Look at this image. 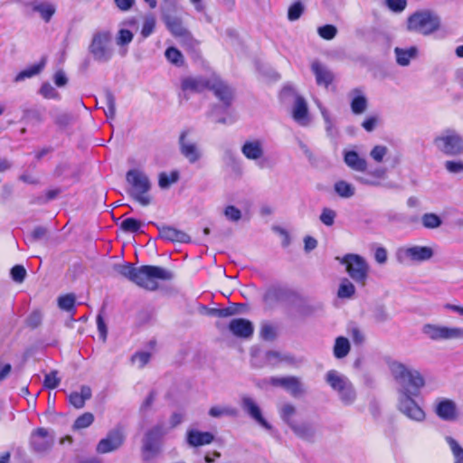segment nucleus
I'll list each match as a JSON object with an SVG mask.
<instances>
[{
	"label": "nucleus",
	"mask_w": 463,
	"mask_h": 463,
	"mask_svg": "<svg viewBox=\"0 0 463 463\" xmlns=\"http://www.w3.org/2000/svg\"><path fill=\"white\" fill-rule=\"evenodd\" d=\"M113 269L118 275L146 290L155 291L158 288L157 280L167 281L174 278L172 271L153 265H144L139 268L132 263L115 264Z\"/></svg>",
	"instance_id": "f257e3e1"
},
{
	"label": "nucleus",
	"mask_w": 463,
	"mask_h": 463,
	"mask_svg": "<svg viewBox=\"0 0 463 463\" xmlns=\"http://www.w3.org/2000/svg\"><path fill=\"white\" fill-rule=\"evenodd\" d=\"M181 90L185 94L201 93L205 90H211L225 107H229L233 99L232 88L214 74L211 77L203 75L184 77L181 80Z\"/></svg>",
	"instance_id": "f03ea898"
},
{
	"label": "nucleus",
	"mask_w": 463,
	"mask_h": 463,
	"mask_svg": "<svg viewBox=\"0 0 463 463\" xmlns=\"http://www.w3.org/2000/svg\"><path fill=\"white\" fill-rule=\"evenodd\" d=\"M390 370L400 385L399 394L406 393L418 395L420 389L424 385L425 381L418 370L409 368L405 364L392 362Z\"/></svg>",
	"instance_id": "7ed1b4c3"
},
{
	"label": "nucleus",
	"mask_w": 463,
	"mask_h": 463,
	"mask_svg": "<svg viewBox=\"0 0 463 463\" xmlns=\"http://www.w3.org/2000/svg\"><path fill=\"white\" fill-rule=\"evenodd\" d=\"M406 28L410 32L429 36L440 31L441 20L437 14L430 10H420L408 17Z\"/></svg>",
	"instance_id": "20e7f679"
},
{
	"label": "nucleus",
	"mask_w": 463,
	"mask_h": 463,
	"mask_svg": "<svg viewBox=\"0 0 463 463\" xmlns=\"http://www.w3.org/2000/svg\"><path fill=\"white\" fill-rule=\"evenodd\" d=\"M326 383L337 394L345 406H350L356 401V391L347 376L336 370H329L325 375Z\"/></svg>",
	"instance_id": "39448f33"
},
{
	"label": "nucleus",
	"mask_w": 463,
	"mask_h": 463,
	"mask_svg": "<svg viewBox=\"0 0 463 463\" xmlns=\"http://www.w3.org/2000/svg\"><path fill=\"white\" fill-rule=\"evenodd\" d=\"M88 50L97 62H109L114 56L112 33L105 29L95 31Z\"/></svg>",
	"instance_id": "423d86ee"
},
{
	"label": "nucleus",
	"mask_w": 463,
	"mask_h": 463,
	"mask_svg": "<svg viewBox=\"0 0 463 463\" xmlns=\"http://www.w3.org/2000/svg\"><path fill=\"white\" fill-rule=\"evenodd\" d=\"M126 180L130 185L128 194L142 206L151 203V196L148 194L151 183L148 176L138 169H131L127 172Z\"/></svg>",
	"instance_id": "0eeeda50"
},
{
	"label": "nucleus",
	"mask_w": 463,
	"mask_h": 463,
	"mask_svg": "<svg viewBox=\"0 0 463 463\" xmlns=\"http://www.w3.org/2000/svg\"><path fill=\"white\" fill-rule=\"evenodd\" d=\"M436 149L447 156H458L463 154V137L455 129L447 128L433 139Z\"/></svg>",
	"instance_id": "6e6552de"
},
{
	"label": "nucleus",
	"mask_w": 463,
	"mask_h": 463,
	"mask_svg": "<svg viewBox=\"0 0 463 463\" xmlns=\"http://www.w3.org/2000/svg\"><path fill=\"white\" fill-rule=\"evenodd\" d=\"M341 264L345 265V269L350 278L362 286L365 285L368 278L369 265L365 259L358 254L348 253L343 258L336 257Z\"/></svg>",
	"instance_id": "1a4fd4ad"
},
{
	"label": "nucleus",
	"mask_w": 463,
	"mask_h": 463,
	"mask_svg": "<svg viewBox=\"0 0 463 463\" xmlns=\"http://www.w3.org/2000/svg\"><path fill=\"white\" fill-rule=\"evenodd\" d=\"M434 250L429 246H403L397 249L395 258L400 264L420 263L430 260Z\"/></svg>",
	"instance_id": "9d476101"
},
{
	"label": "nucleus",
	"mask_w": 463,
	"mask_h": 463,
	"mask_svg": "<svg viewBox=\"0 0 463 463\" xmlns=\"http://www.w3.org/2000/svg\"><path fill=\"white\" fill-rule=\"evenodd\" d=\"M168 430L169 429L164 423H158L146 432L142 440V452L145 459H150L159 453V441Z\"/></svg>",
	"instance_id": "9b49d317"
},
{
	"label": "nucleus",
	"mask_w": 463,
	"mask_h": 463,
	"mask_svg": "<svg viewBox=\"0 0 463 463\" xmlns=\"http://www.w3.org/2000/svg\"><path fill=\"white\" fill-rule=\"evenodd\" d=\"M421 332L432 341H449L463 339V327L447 326L436 324H425Z\"/></svg>",
	"instance_id": "f8f14e48"
},
{
	"label": "nucleus",
	"mask_w": 463,
	"mask_h": 463,
	"mask_svg": "<svg viewBox=\"0 0 463 463\" xmlns=\"http://www.w3.org/2000/svg\"><path fill=\"white\" fill-rule=\"evenodd\" d=\"M54 443V432L48 429L37 428L30 435V448L36 454L47 455L52 449Z\"/></svg>",
	"instance_id": "ddd939ff"
},
{
	"label": "nucleus",
	"mask_w": 463,
	"mask_h": 463,
	"mask_svg": "<svg viewBox=\"0 0 463 463\" xmlns=\"http://www.w3.org/2000/svg\"><path fill=\"white\" fill-rule=\"evenodd\" d=\"M267 383L275 387H281L292 397L298 398L307 393V388L301 379L297 376H272Z\"/></svg>",
	"instance_id": "4468645a"
},
{
	"label": "nucleus",
	"mask_w": 463,
	"mask_h": 463,
	"mask_svg": "<svg viewBox=\"0 0 463 463\" xmlns=\"http://www.w3.org/2000/svg\"><path fill=\"white\" fill-rule=\"evenodd\" d=\"M413 396L405 392L399 394V411L412 420L422 421L425 419V412L413 400Z\"/></svg>",
	"instance_id": "2eb2a0df"
},
{
	"label": "nucleus",
	"mask_w": 463,
	"mask_h": 463,
	"mask_svg": "<svg viewBox=\"0 0 463 463\" xmlns=\"http://www.w3.org/2000/svg\"><path fill=\"white\" fill-rule=\"evenodd\" d=\"M188 135V130L181 132L178 139L179 150L190 164H194L201 159L202 152L198 144L192 138H189Z\"/></svg>",
	"instance_id": "dca6fc26"
},
{
	"label": "nucleus",
	"mask_w": 463,
	"mask_h": 463,
	"mask_svg": "<svg viewBox=\"0 0 463 463\" xmlns=\"http://www.w3.org/2000/svg\"><path fill=\"white\" fill-rule=\"evenodd\" d=\"M125 436L120 428L109 431L104 439H101L96 448L99 454H106L118 449L124 443Z\"/></svg>",
	"instance_id": "f3484780"
},
{
	"label": "nucleus",
	"mask_w": 463,
	"mask_h": 463,
	"mask_svg": "<svg viewBox=\"0 0 463 463\" xmlns=\"http://www.w3.org/2000/svg\"><path fill=\"white\" fill-rule=\"evenodd\" d=\"M292 118L301 127H307L311 123V117L308 112L307 103L299 95L295 96L291 111Z\"/></svg>",
	"instance_id": "a211bd4d"
},
{
	"label": "nucleus",
	"mask_w": 463,
	"mask_h": 463,
	"mask_svg": "<svg viewBox=\"0 0 463 463\" xmlns=\"http://www.w3.org/2000/svg\"><path fill=\"white\" fill-rule=\"evenodd\" d=\"M241 407L261 427L268 430H271V425L263 418L260 407L252 398L246 395L242 396Z\"/></svg>",
	"instance_id": "6ab92c4d"
},
{
	"label": "nucleus",
	"mask_w": 463,
	"mask_h": 463,
	"mask_svg": "<svg viewBox=\"0 0 463 463\" xmlns=\"http://www.w3.org/2000/svg\"><path fill=\"white\" fill-rule=\"evenodd\" d=\"M350 109L354 115H362L368 109V99L362 89L355 88L348 92Z\"/></svg>",
	"instance_id": "aec40b11"
},
{
	"label": "nucleus",
	"mask_w": 463,
	"mask_h": 463,
	"mask_svg": "<svg viewBox=\"0 0 463 463\" xmlns=\"http://www.w3.org/2000/svg\"><path fill=\"white\" fill-rule=\"evenodd\" d=\"M435 413L443 420H455L458 417L457 405L449 399H439L436 402Z\"/></svg>",
	"instance_id": "412c9836"
},
{
	"label": "nucleus",
	"mask_w": 463,
	"mask_h": 463,
	"mask_svg": "<svg viewBox=\"0 0 463 463\" xmlns=\"http://www.w3.org/2000/svg\"><path fill=\"white\" fill-rule=\"evenodd\" d=\"M159 232V237L171 242L185 243L190 241V236L184 232L172 226L156 225Z\"/></svg>",
	"instance_id": "4be33fe9"
},
{
	"label": "nucleus",
	"mask_w": 463,
	"mask_h": 463,
	"mask_svg": "<svg viewBox=\"0 0 463 463\" xmlns=\"http://www.w3.org/2000/svg\"><path fill=\"white\" fill-rule=\"evenodd\" d=\"M230 331L237 337L250 338L254 331L252 323L245 318L232 319L229 324Z\"/></svg>",
	"instance_id": "5701e85b"
},
{
	"label": "nucleus",
	"mask_w": 463,
	"mask_h": 463,
	"mask_svg": "<svg viewBox=\"0 0 463 463\" xmlns=\"http://www.w3.org/2000/svg\"><path fill=\"white\" fill-rule=\"evenodd\" d=\"M214 439V436L209 431H199L190 430L186 434V440L191 447H200L211 444Z\"/></svg>",
	"instance_id": "b1692460"
},
{
	"label": "nucleus",
	"mask_w": 463,
	"mask_h": 463,
	"mask_svg": "<svg viewBox=\"0 0 463 463\" xmlns=\"http://www.w3.org/2000/svg\"><path fill=\"white\" fill-rule=\"evenodd\" d=\"M241 153L249 160H259L264 155L263 144L258 139L246 141L241 146Z\"/></svg>",
	"instance_id": "393cba45"
},
{
	"label": "nucleus",
	"mask_w": 463,
	"mask_h": 463,
	"mask_svg": "<svg viewBox=\"0 0 463 463\" xmlns=\"http://www.w3.org/2000/svg\"><path fill=\"white\" fill-rule=\"evenodd\" d=\"M313 73L316 76L317 83L327 88L334 80V74L319 61H314L311 65Z\"/></svg>",
	"instance_id": "a878e982"
},
{
	"label": "nucleus",
	"mask_w": 463,
	"mask_h": 463,
	"mask_svg": "<svg viewBox=\"0 0 463 463\" xmlns=\"http://www.w3.org/2000/svg\"><path fill=\"white\" fill-rule=\"evenodd\" d=\"M345 165L354 171L365 172L367 170V161L364 157L359 156L355 151H346L344 154Z\"/></svg>",
	"instance_id": "bb28decb"
},
{
	"label": "nucleus",
	"mask_w": 463,
	"mask_h": 463,
	"mask_svg": "<svg viewBox=\"0 0 463 463\" xmlns=\"http://www.w3.org/2000/svg\"><path fill=\"white\" fill-rule=\"evenodd\" d=\"M393 52L396 62L402 67L408 66L411 61L416 59L419 54V49L416 46L409 48L395 47Z\"/></svg>",
	"instance_id": "cd10ccee"
},
{
	"label": "nucleus",
	"mask_w": 463,
	"mask_h": 463,
	"mask_svg": "<svg viewBox=\"0 0 463 463\" xmlns=\"http://www.w3.org/2000/svg\"><path fill=\"white\" fill-rule=\"evenodd\" d=\"M317 106L325 123V130L326 136L331 139H335L338 137L339 132L335 127L334 118L325 107H323L321 104H318Z\"/></svg>",
	"instance_id": "c85d7f7f"
},
{
	"label": "nucleus",
	"mask_w": 463,
	"mask_h": 463,
	"mask_svg": "<svg viewBox=\"0 0 463 463\" xmlns=\"http://www.w3.org/2000/svg\"><path fill=\"white\" fill-rule=\"evenodd\" d=\"M91 397V389L83 385L80 387V392H72L69 395V401L71 405L77 409H80L85 405V402Z\"/></svg>",
	"instance_id": "c756f323"
},
{
	"label": "nucleus",
	"mask_w": 463,
	"mask_h": 463,
	"mask_svg": "<svg viewBox=\"0 0 463 463\" xmlns=\"http://www.w3.org/2000/svg\"><path fill=\"white\" fill-rule=\"evenodd\" d=\"M46 61H47L46 57H43L38 63L33 64V65L30 66L29 68L23 70L15 76L14 81L15 82L23 81L25 79L32 78V77L39 74L43 71V69L45 67Z\"/></svg>",
	"instance_id": "7c9ffc66"
},
{
	"label": "nucleus",
	"mask_w": 463,
	"mask_h": 463,
	"mask_svg": "<svg viewBox=\"0 0 463 463\" xmlns=\"http://www.w3.org/2000/svg\"><path fill=\"white\" fill-rule=\"evenodd\" d=\"M291 430L294 433L301 439H310L314 437L316 430L310 423L303 422L291 424Z\"/></svg>",
	"instance_id": "2f4dec72"
},
{
	"label": "nucleus",
	"mask_w": 463,
	"mask_h": 463,
	"mask_svg": "<svg viewBox=\"0 0 463 463\" xmlns=\"http://www.w3.org/2000/svg\"><path fill=\"white\" fill-rule=\"evenodd\" d=\"M32 8L39 13L45 22H49L55 13L54 5L47 2H35L32 5Z\"/></svg>",
	"instance_id": "473e14b6"
},
{
	"label": "nucleus",
	"mask_w": 463,
	"mask_h": 463,
	"mask_svg": "<svg viewBox=\"0 0 463 463\" xmlns=\"http://www.w3.org/2000/svg\"><path fill=\"white\" fill-rule=\"evenodd\" d=\"M334 189L335 192L342 198H351L355 193L354 186L344 180L335 182Z\"/></svg>",
	"instance_id": "72a5a7b5"
},
{
	"label": "nucleus",
	"mask_w": 463,
	"mask_h": 463,
	"mask_svg": "<svg viewBox=\"0 0 463 463\" xmlns=\"http://www.w3.org/2000/svg\"><path fill=\"white\" fill-rule=\"evenodd\" d=\"M350 351V343L347 338L344 336H338L335 339L334 345V355L338 358L345 357Z\"/></svg>",
	"instance_id": "f704fd0d"
},
{
	"label": "nucleus",
	"mask_w": 463,
	"mask_h": 463,
	"mask_svg": "<svg viewBox=\"0 0 463 463\" xmlns=\"http://www.w3.org/2000/svg\"><path fill=\"white\" fill-rule=\"evenodd\" d=\"M178 179V171H172L171 173L162 172L158 176V185L161 189H168L172 184H175Z\"/></svg>",
	"instance_id": "c9c22d12"
},
{
	"label": "nucleus",
	"mask_w": 463,
	"mask_h": 463,
	"mask_svg": "<svg viewBox=\"0 0 463 463\" xmlns=\"http://www.w3.org/2000/svg\"><path fill=\"white\" fill-rule=\"evenodd\" d=\"M76 298L74 294H67L58 298V307L66 312L73 314L75 312Z\"/></svg>",
	"instance_id": "e433bc0d"
},
{
	"label": "nucleus",
	"mask_w": 463,
	"mask_h": 463,
	"mask_svg": "<svg viewBox=\"0 0 463 463\" xmlns=\"http://www.w3.org/2000/svg\"><path fill=\"white\" fill-rule=\"evenodd\" d=\"M237 414L238 411L230 406H213L209 410V415L213 418H220L222 416L234 417Z\"/></svg>",
	"instance_id": "4c0bfd02"
},
{
	"label": "nucleus",
	"mask_w": 463,
	"mask_h": 463,
	"mask_svg": "<svg viewBox=\"0 0 463 463\" xmlns=\"http://www.w3.org/2000/svg\"><path fill=\"white\" fill-rule=\"evenodd\" d=\"M355 293V287L347 279H342L338 291L337 297L339 298H351Z\"/></svg>",
	"instance_id": "58836bf2"
},
{
	"label": "nucleus",
	"mask_w": 463,
	"mask_h": 463,
	"mask_svg": "<svg viewBox=\"0 0 463 463\" xmlns=\"http://www.w3.org/2000/svg\"><path fill=\"white\" fill-rule=\"evenodd\" d=\"M105 102L107 109L104 110L108 119H114L116 117V99L110 90L105 91Z\"/></svg>",
	"instance_id": "ea45409f"
},
{
	"label": "nucleus",
	"mask_w": 463,
	"mask_h": 463,
	"mask_svg": "<svg viewBox=\"0 0 463 463\" xmlns=\"http://www.w3.org/2000/svg\"><path fill=\"white\" fill-rule=\"evenodd\" d=\"M446 441L455 458V463H463V448L452 437H446Z\"/></svg>",
	"instance_id": "a19ab883"
},
{
	"label": "nucleus",
	"mask_w": 463,
	"mask_h": 463,
	"mask_svg": "<svg viewBox=\"0 0 463 463\" xmlns=\"http://www.w3.org/2000/svg\"><path fill=\"white\" fill-rule=\"evenodd\" d=\"M305 11V6L300 1H296L288 9V19L290 22L298 20Z\"/></svg>",
	"instance_id": "79ce46f5"
},
{
	"label": "nucleus",
	"mask_w": 463,
	"mask_h": 463,
	"mask_svg": "<svg viewBox=\"0 0 463 463\" xmlns=\"http://www.w3.org/2000/svg\"><path fill=\"white\" fill-rule=\"evenodd\" d=\"M421 222L427 229H436L441 225L442 221L440 217L435 213H425L421 217Z\"/></svg>",
	"instance_id": "37998d69"
},
{
	"label": "nucleus",
	"mask_w": 463,
	"mask_h": 463,
	"mask_svg": "<svg viewBox=\"0 0 463 463\" xmlns=\"http://www.w3.org/2000/svg\"><path fill=\"white\" fill-rule=\"evenodd\" d=\"M281 419L290 427L291 424H294L295 421L292 420V417L296 413V407L290 403H286L282 405L279 410Z\"/></svg>",
	"instance_id": "c03bdc74"
},
{
	"label": "nucleus",
	"mask_w": 463,
	"mask_h": 463,
	"mask_svg": "<svg viewBox=\"0 0 463 463\" xmlns=\"http://www.w3.org/2000/svg\"><path fill=\"white\" fill-rule=\"evenodd\" d=\"M165 57L166 59L173 64L176 66H181L184 63V57L181 52L175 48L169 47L165 50Z\"/></svg>",
	"instance_id": "a18cd8bd"
},
{
	"label": "nucleus",
	"mask_w": 463,
	"mask_h": 463,
	"mask_svg": "<svg viewBox=\"0 0 463 463\" xmlns=\"http://www.w3.org/2000/svg\"><path fill=\"white\" fill-rule=\"evenodd\" d=\"M318 35L326 41L333 40L337 34V28L333 24H326L317 28Z\"/></svg>",
	"instance_id": "49530a36"
},
{
	"label": "nucleus",
	"mask_w": 463,
	"mask_h": 463,
	"mask_svg": "<svg viewBox=\"0 0 463 463\" xmlns=\"http://www.w3.org/2000/svg\"><path fill=\"white\" fill-rule=\"evenodd\" d=\"M120 228L125 232L135 233L141 228V222L135 218H127L120 223Z\"/></svg>",
	"instance_id": "de8ad7c7"
},
{
	"label": "nucleus",
	"mask_w": 463,
	"mask_h": 463,
	"mask_svg": "<svg viewBox=\"0 0 463 463\" xmlns=\"http://www.w3.org/2000/svg\"><path fill=\"white\" fill-rule=\"evenodd\" d=\"M134 34L131 31L128 29H120L116 37L117 45L119 47L127 46L132 42Z\"/></svg>",
	"instance_id": "09e8293b"
},
{
	"label": "nucleus",
	"mask_w": 463,
	"mask_h": 463,
	"mask_svg": "<svg viewBox=\"0 0 463 463\" xmlns=\"http://www.w3.org/2000/svg\"><path fill=\"white\" fill-rule=\"evenodd\" d=\"M93 420V414L90 412H85L76 419L73 428L77 430L88 428L92 424Z\"/></svg>",
	"instance_id": "8fccbe9b"
},
{
	"label": "nucleus",
	"mask_w": 463,
	"mask_h": 463,
	"mask_svg": "<svg viewBox=\"0 0 463 463\" xmlns=\"http://www.w3.org/2000/svg\"><path fill=\"white\" fill-rule=\"evenodd\" d=\"M166 24L168 29L175 35L182 36L186 33L185 28L182 25V23L177 18L168 19Z\"/></svg>",
	"instance_id": "3c124183"
},
{
	"label": "nucleus",
	"mask_w": 463,
	"mask_h": 463,
	"mask_svg": "<svg viewBox=\"0 0 463 463\" xmlns=\"http://www.w3.org/2000/svg\"><path fill=\"white\" fill-rule=\"evenodd\" d=\"M151 358V354L149 352H137L131 357V361L133 364H136L139 369L145 367L146 364H148Z\"/></svg>",
	"instance_id": "603ef678"
},
{
	"label": "nucleus",
	"mask_w": 463,
	"mask_h": 463,
	"mask_svg": "<svg viewBox=\"0 0 463 463\" xmlns=\"http://www.w3.org/2000/svg\"><path fill=\"white\" fill-rule=\"evenodd\" d=\"M155 17L153 15L146 16L141 30V34L143 38H147L149 35H151L155 30Z\"/></svg>",
	"instance_id": "864d4df0"
},
{
	"label": "nucleus",
	"mask_w": 463,
	"mask_h": 463,
	"mask_svg": "<svg viewBox=\"0 0 463 463\" xmlns=\"http://www.w3.org/2000/svg\"><path fill=\"white\" fill-rule=\"evenodd\" d=\"M260 335L263 340L272 341L277 336L276 328L270 324H262Z\"/></svg>",
	"instance_id": "5fc2aeb1"
},
{
	"label": "nucleus",
	"mask_w": 463,
	"mask_h": 463,
	"mask_svg": "<svg viewBox=\"0 0 463 463\" xmlns=\"http://www.w3.org/2000/svg\"><path fill=\"white\" fill-rule=\"evenodd\" d=\"M336 217V213L334 210L329 208H324L320 214V221L323 224L326 226H332L335 222V219Z\"/></svg>",
	"instance_id": "6e6d98bb"
},
{
	"label": "nucleus",
	"mask_w": 463,
	"mask_h": 463,
	"mask_svg": "<svg viewBox=\"0 0 463 463\" xmlns=\"http://www.w3.org/2000/svg\"><path fill=\"white\" fill-rule=\"evenodd\" d=\"M57 371H52L45 374L43 385L48 389H55L60 384L61 379L58 377Z\"/></svg>",
	"instance_id": "4d7b16f0"
},
{
	"label": "nucleus",
	"mask_w": 463,
	"mask_h": 463,
	"mask_svg": "<svg viewBox=\"0 0 463 463\" xmlns=\"http://www.w3.org/2000/svg\"><path fill=\"white\" fill-rule=\"evenodd\" d=\"M224 216L231 222H238L241 219V212L233 205H228L224 209Z\"/></svg>",
	"instance_id": "13d9d810"
},
{
	"label": "nucleus",
	"mask_w": 463,
	"mask_h": 463,
	"mask_svg": "<svg viewBox=\"0 0 463 463\" xmlns=\"http://www.w3.org/2000/svg\"><path fill=\"white\" fill-rule=\"evenodd\" d=\"M387 7L393 13H402L407 6V0H385Z\"/></svg>",
	"instance_id": "bf43d9fd"
},
{
	"label": "nucleus",
	"mask_w": 463,
	"mask_h": 463,
	"mask_svg": "<svg viewBox=\"0 0 463 463\" xmlns=\"http://www.w3.org/2000/svg\"><path fill=\"white\" fill-rule=\"evenodd\" d=\"M388 148L385 146H375L370 152L371 157L377 163H381L386 156Z\"/></svg>",
	"instance_id": "052dcab7"
},
{
	"label": "nucleus",
	"mask_w": 463,
	"mask_h": 463,
	"mask_svg": "<svg viewBox=\"0 0 463 463\" xmlns=\"http://www.w3.org/2000/svg\"><path fill=\"white\" fill-rule=\"evenodd\" d=\"M11 275H12V279L15 281V282H23L25 279V276H26V270L24 268V266L22 265H15L14 267L12 268L11 269Z\"/></svg>",
	"instance_id": "680f3d73"
},
{
	"label": "nucleus",
	"mask_w": 463,
	"mask_h": 463,
	"mask_svg": "<svg viewBox=\"0 0 463 463\" xmlns=\"http://www.w3.org/2000/svg\"><path fill=\"white\" fill-rule=\"evenodd\" d=\"M40 93L45 99H58L59 93L50 83H43L40 89Z\"/></svg>",
	"instance_id": "e2e57ef3"
},
{
	"label": "nucleus",
	"mask_w": 463,
	"mask_h": 463,
	"mask_svg": "<svg viewBox=\"0 0 463 463\" xmlns=\"http://www.w3.org/2000/svg\"><path fill=\"white\" fill-rule=\"evenodd\" d=\"M378 121V116H369L362 122V127L367 132H372L376 128Z\"/></svg>",
	"instance_id": "0e129e2a"
},
{
	"label": "nucleus",
	"mask_w": 463,
	"mask_h": 463,
	"mask_svg": "<svg viewBox=\"0 0 463 463\" xmlns=\"http://www.w3.org/2000/svg\"><path fill=\"white\" fill-rule=\"evenodd\" d=\"M97 321V327L99 334V337L102 340V342H106L107 335H108V328L106 326V323L100 314L97 316L96 318Z\"/></svg>",
	"instance_id": "69168bd1"
},
{
	"label": "nucleus",
	"mask_w": 463,
	"mask_h": 463,
	"mask_svg": "<svg viewBox=\"0 0 463 463\" xmlns=\"http://www.w3.org/2000/svg\"><path fill=\"white\" fill-rule=\"evenodd\" d=\"M235 313V310L232 307L225 308H212L209 311V314L217 317H228L232 316Z\"/></svg>",
	"instance_id": "338daca9"
},
{
	"label": "nucleus",
	"mask_w": 463,
	"mask_h": 463,
	"mask_svg": "<svg viewBox=\"0 0 463 463\" xmlns=\"http://www.w3.org/2000/svg\"><path fill=\"white\" fill-rule=\"evenodd\" d=\"M445 168L451 174H458L463 172V162L461 161H446Z\"/></svg>",
	"instance_id": "774afa93"
}]
</instances>
